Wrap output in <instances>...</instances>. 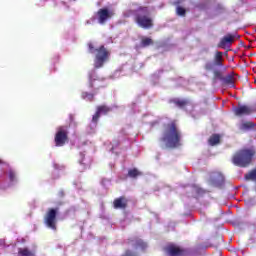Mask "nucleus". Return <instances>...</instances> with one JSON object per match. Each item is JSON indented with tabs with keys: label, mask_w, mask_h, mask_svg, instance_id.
Masks as SVG:
<instances>
[{
	"label": "nucleus",
	"mask_w": 256,
	"mask_h": 256,
	"mask_svg": "<svg viewBox=\"0 0 256 256\" xmlns=\"http://www.w3.org/2000/svg\"><path fill=\"white\" fill-rule=\"evenodd\" d=\"M181 139V130H179L177 121L172 120L163 125L160 141L161 143H164L167 149H177V147H181Z\"/></svg>",
	"instance_id": "1"
},
{
	"label": "nucleus",
	"mask_w": 256,
	"mask_h": 256,
	"mask_svg": "<svg viewBox=\"0 0 256 256\" xmlns=\"http://www.w3.org/2000/svg\"><path fill=\"white\" fill-rule=\"evenodd\" d=\"M133 15V21L140 29H153L155 27V21L151 16V11L147 6H140L137 9L127 10L124 13V17H131Z\"/></svg>",
	"instance_id": "2"
},
{
	"label": "nucleus",
	"mask_w": 256,
	"mask_h": 256,
	"mask_svg": "<svg viewBox=\"0 0 256 256\" xmlns=\"http://www.w3.org/2000/svg\"><path fill=\"white\" fill-rule=\"evenodd\" d=\"M89 53H95L94 59V69H101L109 58L111 57V52H109L105 45H101L100 47L95 49L93 43H88Z\"/></svg>",
	"instance_id": "3"
},
{
	"label": "nucleus",
	"mask_w": 256,
	"mask_h": 256,
	"mask_svg": "<svg viewBox=\"0 0 256 256\" xmlns=\"http://www.w3.org/2000/svg\"><path fill=\"white\" fill-rule=\"evenodd\" d=\"M256 151L253 148H245L238 150L232 157V163L236 167H249L250 163L253 162Z\"/></svg>",
	"instance_id": "4"
},
{
	"label": "nucleus",
	"mask_w": 256,
	"mask_h": 256,
	"mask_svg": "<svg viewBox=\"0 0 256 256\" xmlns=\"http://www.w3.org/2000/svg\"><path fill=\"white\" fill-rule=\"evenodd\" d=\"M54 143L56 147H64L69 143V130L67 126H60L54 136Z\"/></svg>",
	"instance_id": "5"
},
{
	"label": "nucleus",
	"mask_w": 256,
	"mask_h": 256,
	"mask_svg": "<svg viewBox=\"0 0 256 256\" xmlns=\"http://www.w3.org/2000/svg\"><path fill=\"white\" fill-rule=\"evenodd\" d=\"M59 208H49L44 216V225L52 231H57V214Z\"/></svg>",
	"instance_id": "6"
},
{
	"label": "nucleus",
	"mask_w": 256,
	"mask_h": 256,
	"mask_svg": "<svg viewBox=\"0 0 256 256\" xmlns=\"http://www.w3.org/2000/svg\"><path fill=\"white\" fill-rule=\"evenodd\" d=\"M165 251L169 256H186L187 255V249L173 243L168 244L165 247Z\"/></svg>",
	"instance_id": "7"
},
{
	"label": "nucleus",
	"mask_w": 256,
	"mask_h": 256,
	"mask_svg": "<svg viewBox=\"0 0 256 256\" xmlns=\"http://www.w3.org/2000/svg\"><path fill=\"white\" fill-rule=\"evenodd\" d=\"M210 185H212V187H217L218 189H221V187L225 185V176H223V174H221L220 172L212 173L210 177Z\"/></svg>",
	"instance_id": "8"
},
{
	"label": "nucleus",
	"mask_w": 256,
	"mask_h": 256,
	"mask_svg": "<svg viewBox=\"0 0 256 256\" xmlns=\"http://www.w3.org/2000/svg\"><path fill=\"white\" fill-rule=\"evenodd\" d=\"M98 23L100 25H105L108 19L113 17V12L109 11L107 8H101L97 11Z\"/></svg>",
	"instance_id": "9"
},
{
	"label": "nucleus",
	"mask_w": 256,
	"mask_h": 256,
	"mask_svg": "<svg viewBox=\"0 0 256 256\" xmlns=\"http://www.w3.org/2000/svg\"><path fill=\"white\" fill-rule=\"evenodd\" d=\"M127 244L135 250L140 249L141 251H145V249H147V243L141 238H130L128 239Z\"/></svg>",
	"instance_id": "10"
},
{
	"label": "nucleus",
	"mask_w": 256,
	"mask_h": 256,
	"mask_svg": "<svg viewBox=\"0 0 256 256\" xmlns=\"http://www.w3.org/2000/svg\"><path fill=\"white\" fill-rule=\"evenodd\" d=\"M111 111V108H109L106 105H100L97 107L96 113L92 117V123H97L101 117V115H107Z\"/></svg>",
	"instance_id": "11"
},
{
	"label": "nucleus",
	"mask_w": 256,
	"mask_h": 256,
	"mask_svg": "<svg viewBox=\"0 0 256 256\" xmlns=\"http://www.w3.org/2000/svg\"><path fill=\"white\" fill-rule=\"evenodd\" d=\"M233 43H235V35L227 34L220 40V42L218 43V47H220L221 49H226V47H231Z\"/></svg>",
	"instance_id": "12"
},
{
	"label": "nucleus",
	"mask_w": 256,
	"mask_h": 256,
	"mask_svg": "<svg viewBox=\"0 0 256 256\" xmlns=\"http://www.w3.org/2000/svg\"><path fill=\"white\" fill-rule=\"evenodd\" d=\"M129 205V199L125 196H120L113 201L114 209H125Z\"/></svg>",
	"instance_id": "13"
},
{
	"label": "nucleus",
	"mask_w": 256,
	"mask_h": 256,
	"mask_svg": "<svg viewBox=\"0 0 256 256\" xmlns=\"http://www.w3.org/2000/svg\"><path fill=\"white\" fill-rule=\"evenodd\" d=\"M251 113H253V109L247 105L234 108V115L237 117H241L243 115H251Z\"/></svg>",
	"instance_id": "14"
},
{
	"label": "nucleus",
	"mask_w": 256,
	"mask_h": 256,
	"mask_svg": "<svg viewBox=\"0 0 256 256\" xmlns=\"http://www.w3.org/2000/svg\"><path fill=\"white\" fill-rule=\"evenodd\" d=\"M221 143V135L219 134H212L208 139V144L211 147H215V145H219Z\"/></svg>",
	"instance_id": "15"
},
{
	"label": "nucleus",
	"mask_w": 256,
	"mask_h": 256,
	"mask_svg": "<svg viewBox=\"0 0 256 256\" xmlns=\"http://www.w3.org/2000/svg\"><path fill=\"white\" fill-rule=\"evenodd\" d=\"M192 193H193V197L195 199H199V197H203V195H205V193H207V190H204L203 188H200L198 186H193Z\"/></svg>",
	"instance_id": "16"
},
{
	"label": "nucleus",
	"mask_w": 256,
	"mask_h": 256,
	"mask_svg": "<svg viewBox=\"0 0 256 256\" xmlns=\"http://www.w3.org/2000/svg\"><path fill=\"white\" fill-rule=\"evenodd\" d=\"M151 45H155V42L151 39V37H142L141 38V41H140L141 49L151 47Z\"/></svg>",
	"instance_id": "17"
},
{
	"label": "nucleus",
	"mask_w": 256,
	"mask_h": 256,
	"mask_svg": "<svg viewBox=\"0 0 256 256\" xmlns=\"http://www.w3.org/2000/svg\"><path fill=\"white\" fill-rule=\"evenodd\" d=\"M214 65L216 67H223V52L216 51L214 55Z\"/></svg>",
	"instance_id": "18"
},
{
	"label": "nucleus",
	"mask_w": 256,
	"mask_h": 256,
	"mask_svg": "<svg viewBox=\"0 0 256 256\" xmlns=\"http://www.w3.org/2000/svg\"><path fill=\"white\" fill-rule=\"evenodd\" d=\"M255 127V122L246 121L240 125L239 129L240 131H251V129H255Z\"/></svg>",
	"instance_id": "19"
},
{
	"label": "nucleus",
	"mask_w": 256,
	"mask_h": 256,
	"mask_svg": "<svg viewBox=\"0 0 256 256\" xmlns=\"http://www.w3.org/2000/svg\"><path fill=\"white\" fill-rule=\"evenodd\" d=\"M224 85H229L230 87L235 86V78L232 75H227L222 78Z\"/></svg>",
	"instance_id": "20"
},
{
	"label": "nucleus",
	"mask_w": 256,
	"mask_h": 256,
	"mask_svg": "<svg viewBox=\"0 0 256 256\" xmlns=\"http://www.w3.org/2000/svg\"><path fill=\"white\" fill-rule=\"evenodd\" d=\"M171 103H174L176 107H180V108H183V107H186V105H189L188 100H181V99H173L171 100Z\"/></svg>",
	"instance_id": "21"
},
{
	"label": "nucleus",
	"mask_w": 256,
	"mask_h": 256,
	"mask_svg": "<svg viewBox=\"0 0 256 256\" xmlns=\"http://www.w3.org/2000/svg\"><path fill=\"white\" fill-rule=\"evenodd\" d=\"M246 181H256V169H252L244 175Z\"/></svg>",
	"instance_id": "22"
},
{
	"label": "nucleus",
	"mask_w": 256,
	"mask_h": 256,
	"mask_svg": "<svg viewBox=\"0 0 256 256\" xmlns=\"http://www.w3.org/2000/svg\"><path fill=\"white\" fill-rule=\"evenodd\" d=\"M18 256H35V253L29 250V248H19Z\"/></svg>",
	"instance_id": "23"
},
{
	"label": "nucleus",
	"mask_w": 256,
	"mask_h": 256,
	"mask_svg": "<svg viewBox=\"0 0 256 256\" xmlns=\"http://www.w3.org/2000/svg\"><path fill=\"white\" fill-rule=\"evenodd\" d=\"M8 179L11 183H15L17 181V172L14 169L8 170Z\"/></svg>",
	"instance_id": "24"
},
{
	"label": "nucleus",
	"mask_w": 256,
	"mask_h": 256,
	"mask_svg": "<svg viewBox=\"0 0 256 256\" xmlns=\"http://www.w3.org/2000/svg\"><path fill=\"white\" fill-rule=\"evenodd\" d=\"M141 175H143V173H141L137 168L130 169L128 171V176H130L132 179H135Z\"/></svg>",
	"instance_id": "25"
},
{
	"label": "nucleus",
	"mask_w": 256,
	"mask_h": 256,
	"mask_svg": "<svg viewBox=\"0 0 256 256\" xmlns=\"http://www.w3.org/2000/svg\"><path fill=\"white\" fill-rule=\"evenodd\" d=\"M176 14L178 17H185L187 15V10L181 6L176 7Z\"/></svg>",
	"instance_id": "26"
},
{
	"label": "nucleus",
	"mask_w": 256,
	"mask_h": 256,
	"mask_svg": "<svg viewBox=\"0 0 256 256\" xmlns=\"http://www.w3.org/2000/svg\"><path fill=\"white\" fill-rule=\"evenodd\" d=\"M213 75H214V77H213V80L214 81H217V79H219V81H223V74L221 73V71H219V70H214L213 71Z\"/></svg>",
	"instance_id": "27"
},
{
	"label": "nucleus",
	"mask_w": 256,
	"mask_h": 256,
	"mask_svg": "<svg viewBox=\"0 0 256 256\" xmlns=\"http://www.w3.org/2000/svg\"><path fill=\"white\" fill-rule=\"evenodd\" d=\"M215 64L211 63V62H206L205 65H204V69L205 71H213V66Z\"/></svg>",
	"instance_id": "28"
},
{
	"label": "nucleus",
	"mask_w": 256,
	"mask_h": 256,
	"mask_svg": "<svg viewBox=\"0 0 256 256\" xmlns=\"http://www.w3.org/2000/svg\"><path fill=\"white\" fill-rule=\"evenodd\" d=\"M217 13L220 15L221 13H225V6L222 4H218L216 7Z\"/></svg>",
	"instance_id": "29"
},
{
	"label": "nucleus",
	"mask_w": 256,
	"mask_h": 256,
	"mask_svg": "<svg viewBox=\"0 0 256 256\" xmlns=\"http://www.w3.org/2000/svg\"><path fill=\"white\" fill-rule=\"evenodd\" d=\"M58 196L59 197H65V192L63 190H61L59 193H58Z\"/></svg>",
	"instance_id": "30"
},
{
	"label": "nucleus",
	"mask_w": 256,
	"mask_h": 256,
	"mask_svg": "<svg viewBox=\"0 0 256 256\" xmlns=\"http://www.w3.org/2000/svg\"><path fill=\"white\" fill-rule=\"evenodd\" d=\"M0 247H5V240L0 239Z\"/></svg>",
	"instance_id": "31"
},
{
	"label": "nucleus",
	"mask_w": 256,
	"mask_h": 256,
	"mask_svg": "<svg viewBox=\"0 0 256 256\" xmlns=\"http://www.w3.org/2000/svg\"><path fill=\"white\" fill-rule=\"evenodd\" d=\"M3 163H5V162H3V160L0 159V165H3Z\"/></svg>",
	"instance_id": "32"
}]
</instances>
